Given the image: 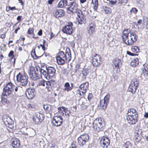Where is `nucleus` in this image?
Here are the masks:
<instances>
[{"label":"nucleus","instance_id":"nucleus-1","mask_svg":"<svg viewBox=\"0 0 148 148\" xmlns=\"http://www.w3.org/2000/svg\"><path fill=\"white\" fill-rule=\"evenodd\" d=\"M18 90V87L15 86L11 82H9L4 85L2 93L1 101L3 103H8L9 101L5 97H10L13 95L14 93L17 92Z\"/></svg>","mask_w":148,"mask_h":148},{"label":"nucleus","instance_id":"nucleus-2","mask_svg":"<svg viewBox=\"0 0 148 148\" xmlns=\"http://www.w3.org/2000/svg\"><path fill=\"white\" fill-rule=\"evenodd\" d=\"M71 50L69 47L66 49L65 52L62 51H59L56 54V62L59 65H63L66 62H69L71 59Z\"/></svg>","mask_w":148,"mask_h":148},{"label":"nucleus","instance_id":"nucleus-3","mask_svg":"<svg viewBox=\"0 0 148 148\" xmlns=\"http://www.w3.org/2000/svg\"><path fill=\"white\" fill-rule=\"evenodd\" d=\"M126 119L128 123L131 125H134L138 122V112L134 108L129 109L127 111Z\"/></svg>","mask_w":148,"mask_h":148},{"label":"nucleus","instance_id":"nucleus-4","mask_svg":"<svg viewBox=\"0 0 148 148\" xmlns=\"http://www.w3.org/2000/svg\"><path fill=\"white\" fill-rule=\"evenodd\" d=\"M70 6L67 8V11L69 13H76L78 16L82 15V11L79 8L78 3L77 1L70 3Z\"/></svg>","mask_w":148,"mask_h":148},{"label":"nucleus","instance_id":"nucleus-5","mask_svg":"<svg viewBox=\"0 0 148 148\" xmlns=\"http://www.w3.org/2000/svg\"><path fill=\"white\" fill-rule=\"evenodd\" d=\"M16 77L17 81L20 83L22 86H24L27 84L28 77L25 75L24 69L22 72H20L16 75Z\"/></svg>","mask_w":148,"mask_h":148},{"label":"nucleus","instance_id":"nucleus-6","mask_svg":"<svg viewBox=\"0 0 148 148\" xmlns=\"http://www.w3.org/2000/svg\"><path fill=\"white\" fill-rule=\"evenodd\" d=\"M89 135L86 133L81 135L77 139V143L80 147L86 145V143L88 141Z\"/></svg>","mask_w":148,"mask_h":148},{"label":"nucleus","instance_id":"nucleus-7","mask_svg":"<svg viewBox=\"0 0 148 148\" xmlns=\"http://www.w3.org/2000/svg\"><path fill=\"white\" fill-rule=\"evenodd\" d=\"M104 125V121L101 118H96L93 122V128L96 131H99Z\"/></svg>","mask_w":148,"mask_h":148},{"label":"nucleus","instance_id":"nucleus-8","mask_svg":"<svg viewBox=\"0 0 148 148\" xmlns=\"http://www.w3.org/2000/svg\"><path fill=\"white\" fill-rule=\"evenodd\" d=\"M138 36L134 32H132L130 33L129 37L125 43L128 46L133 45L137 40Z\"/></svg>","mask_w":148,"mask_h":148},{"label":"nucleus","instance_id":"nucleus-9","mask_svg":"<svg viewBox=\"0 0 148 148\" xmlns=\"http://www.w3.org/2000/svg\"><path fill=\"white\" fill-rule=\"evenodd\" d=\"M73 24L72 22H69L67 23L63 28L62 31L64 33L67 35H71L73 32Z\"/></svg>","mask_w":148,"mask_h":148},{"label":"nucleus","instance_id":"nucleus-10","mask_svg":"<svg viewBox=\"0 0 148 148\" xmlns=\"http://www.w3.org/2000/svg\"><path fill=\"white\" fill-rule=\"evenodd\" d=\"M138 81L136 79L132 80L128 88V91L133 94H135L138 86Z\"/></svg>","mask_w":148,"mask_h":148},{"label":"nucleus","instance_id":"nucleus-11","mask_svg":"<svg viewBox=\"0 0 148 148\" xmlns=\"http://www.w3.org/2000/svg\"><path fill=\"white\" fill-rule=\"evenodd\" d=\"M101 56L99 54L95 53V55H92V61L93 65L95 66L100 65L101 62Z\"/></svg>","mask_w":148,"mask_h":148},{"label":"nucleus","instance_id":"nucleus-12","mask_svg":"<svg viewBox=\"0 0 148 148\" xmlns=\"http://www.w3.org/2000/svg\"><path fill=\"white\" fill-rule=\"evenodd\" d=\"M110 97V95L109 93H108L105 96L103 99L100 101V106L103 109L105 110L108 104L109 103Z\"/></svg>","mask_w":148,"mask_h":148},{"label":"nucleus","instance_id":"nucleus-13","mask_svg":"<svg viewBox=\"0 0 148 148\" xmlns=\"http://www.w3.org/2000/svg\"><path fill=\"white\" fill-rule=\"evenodd\" d=\"M100 143L103 148H108L110 145V140L107 137L103 136L101 138Z\"/></svg>","mask_w":148,"mask_h":148},{"label":"nucleus","instance_id":"nucleus-14","mask_svg":"<svg viewBox=\"0 0 148 148\" xmlns=\"http://www.w3.org/2000/svg\"><path fill=\"white\" fill-rule=\"evenodd\" d=\"M63 122V118L61 116H56L53 118V124L54 126H60L62 124Z\"/></svg>","mask_w":148,"mask_h":148},{"label":"nucleus","instance_id":"nucleus-15","mask_svg":"<svg viewBox=\"0 0 148 148\" xmlns=\"http://www.w3.org/2000/svg\"><path fill=\"white\" fill-rule=\"evenodd\" d=\"M113 64L114 65V69L116 70V71H119L120 69L122 66L121 60L118 58H115L113 61Z\"/></svg>","mask_w":148,"mask_h":148},{"label":"nucleus","instance_id":"nucleus-16","mask_svg":"<svg viewBox=\"0 0 148 148\" xmlns=\"http://www.w3.org/2000/svg\"><path fill=\"white\" fill-rule=\"evenodd\" d=\"M43 120L42 114H37L33 116V121L36 124L40 123Z\"/></svg>","mask_w":148,"mask_h":148},{"label":"nucleus","instance_id":"nucleus-17","mask_svg":"<svg viewBox=\"0 0 148 148\" xmlns=\"http://www.w3.org/2000/svg\"><path fill=\"white\" fill-rule=\"evenodd\" d=\"M46 69L47 72L48 79H50V77H53L55 75L56 70L55 68L52 66L47 67Z\"/></svg>","mask_w":148,"mask_h":148},{"label":"nucleus","instance_id":"nucleus-18","mask_svg":"<svg viewBox=\"0 0 148 148\" xmlns=\"http://www.w3.org/2000/svg\"><path fill=\"white\" fill-rule=\"evenodd\" d=\"M25 93L27 98L31 99L35 96L36 91L34 89L29 88L26 91Z\"/></svg>","mask_w":148,"mask_h":148},{"label":"nucleus","instance_id":"nucleus-19","mask_svg":"<svg viewBox=\"0 0 148 148\" xmlns=\"http://www.w3.org/2000/svg\"><path fill=\"white\" fill-rule=\"evenodd\" d=\"M65 11L63 9H58L55 10L53 12V16L57 18L61 17L64 16Z\"/></svg>","mask_w":148,"mask_h":148},{"label":"nucleus","instance_id":"nucleus-20","mask_svg":"<svg viewBox=\"0 0 148 148\" xmlns=\"http://www.w3.org/2000/svg\"><path fill=\"white\" fill-rule=\"evenodd\" d=\"M89 87V83L86 82L80 84L79 86V89L81 90L82 93L83 94H85L88 90Z\"/></svg>","mask_w":148,"mask_h":148},{"label":"nucleus","instance_id":"nucleus-21","mask_svg":"<svg viewBox=\"0 0 148 148\" xmlns=\"http://www.w3.org/2000/svg\"><path fill=\"white\" fill-rule=\"evenodd\" d=\"M130 30L128 29H125L123 32L122 38L123 41L124 43L129 38V35L130 33Z\"/></svg>","mask_w":148,"mask_h":148},{"label":"nucleus","instance_id":"nucleus-22","mask_svg":"<svg viewBox=\"0 0 148 148\" xmlns=\"http://www.w3.org/2000/svg\"><path fill=\"white\" fill-rule=\"evenodd\" d=\"M96 26L95 23L94 22H92L89 25V28L88 32L90 35L92 34L95 32V29Z\"/></svg>","mask_w":148,"mask_h":148},{"label":"nucleus","instance_id":"nucleus-23","mask_svg":"<svg viewBox=\"0 0 148 148\" xmlns=\"http://www.w3.org/2000/svg\"><path fill=\"white\" fill-rule=\"evenodd\" d=\"M38 71L37 72L35 71V72H34V73L30 74H29V76L30 78L34 80H37L38 79L42 78V75L38 74Z\"/></svg>","mask_w":148,"mask_h":148},{"label":"nucleus","instance_id":"nucleus-24","mask_svg":"<svg viewBox=\"0 0 148 148\" xmlns=\"http://www.w3.org/2000/svg\"><path fill=\"white\" fill-rule=\"evenodd\" d=\"M64 86V88L63 89V90L69 92L71 91L73 89V84L72 83L71 84V85L70 86L69 83L68 82H66L65 83Z\"/></svg>","mask_w":148,"mask_h":148},{"label":"nucleus","instance_id":"nucleus-25","mask_svg":"<svg viewBox=\"0 0 148 148\" xmlns=\"http://www.w3.org/2000/svg\"><path fill=\"white\" fill-rule=\"evenodd\" d=\"M55 83V81L54 80H50L47 81L46 83V88L49 92L51 91L52 89V85L54 83Z\"/></svg>","mask_w":148,"mask_h":148},{"label":"nucleus","instance_id":"nucleus-26","mask_svg":"<svg viewBox=\"0 0 148 148\" xmlns=\"http://www.w3.org/2000/svg\"><path fill=\"white\" fill-rule=\"evenodd\" d=\"M58 112L61 114L62 115L64 114V112H65V115H66L67 113V115H69V113H68L69 111L67 110L65 107L63 106H61L58 108Z\"/></svg>","mask_w":148,"mask_h":148},{"label":"nucleus","instance_id":"nucleus-27","mask_svg":"<svg viewBox=\"0 0 148 148\" xmlns=\"http://www.w3.org/2000/svg\"><path fill=\"white\" fill-rule=\"evenodd\" d=\"M20 141L17 138H15L13 140L11 145L13 148H19L20 147Z\"/></svg>","mask_w":148,"mask_h":148},{"label":"nucleus","instance_id":"nucleus-28","mask_svg":"<svg viewBox=\"0 0 148 148\" xmlns=\"http://www.w3.org/2000/svg\"><path fill=\"white\" fill-rule=\"evenodd\" d=\"M143 74L146 78L148 77V64L145 63L143 64Z\"/></svg>","mask_w":148,"mask_h":148},{"label":"nucleus","instance_id":"nucleus-29","mask_svg":"<svg viewBox=\"0 0 148 148\" xmlns=\"http://www.w3.org/2000/svg\"><path fill=\"white\" fill-rule=\"evenodd\" d=\"M3 122L6 125H8V124L12 123V120L9 117L7 116H3Z\"/></svg>","mask_w":148,"mask_h":148},{"label":"nucleus","instance_id":"nucleus-30","mask_svg":"<svg viewBox=\"0 0 148 148\" xmlns=\"http://www.w3.org/2000/svg\"><path fill=\"white\" fill-rule=\"evenodd\" d=\"M34 29L33 27H30L28 30L27 34L29 35H32V38L34 39H37L39 38L38 36H35V34L34 32Z\"/></svg>","mask_w":148,"mask_h":148},{"label":"nucleus","instance_id":"nucleus-31","mask_svg":"<svg viewBox=\"0 0 148 148\" xmlns=\"http://www.w3.org/2000/svg\"><path fill=\"white\" fill-rule=\"evenodd\" d=\"M68 5V2L67 0H61L58 5V8H62Z\"/></svg>","mask_w":148,"mask_h":148},{"label":"nucleus","instance_id":"nucleus-32","mask_svg":"<svg viewBox=\"0 0 148 148\" xmlns=\"http://www.w3.org/2000/svg\"><path fill=\"white\" fill-rule=\"evenodd\" d=\"M142 25L143 27H145L146 29H148V17L144 16L143 18Z\"/></svg>","mask_w":148,"mask_h":148},{"label":"nucleus","instance_id":"nucleus-33","mask_svg":"<svg viewBox=\"0 0 148 148\" xmlns=\"http://www.w3.org/2000/svg\"><path fill=\"white\" fill-rule=\"evenodd\" d=\"M134 139L136 142H139L141 139L140 134L138 132H135L134 133Z\"/></svg>","mask_w":148,"mask_h":148},{"label":"nucleus","instance_id":"nucleus-34","mask_svg":"<svg viewBox=\"0 0 148 148\" xmlns=\"http://www.w3.org/2000/svg\"><path fill=\"white\" fill-rule=\"evenodd\" d=\"M8 56L10 58V60H11L13 59V64L14 65L16 62V58L14 54V51L12 50H11L8 54Z\"/></svg>","mask_w":148,"mask_h":148},{"label":"nucleus","instance_id":"nucleus-35","mask_svg":"<svg viewBox=\"0 0 148 148\" xmlns=\"http://www.w3.org/2000/svg\"><path fill=\"white\" fill-rule=\"evenodd\" d=\"M40 46L42 47V50L44 51L47 49L48 43L44 39L43 40L42 44H40Z\"/></svg>","mask_w":148,"mask_h":148},{"label":"nucleus","instance_id":"nucleus-36","mask_svg":"<svg viewBox=\"0 0 148 148\" xmlns=\"http://www.w3.org/2000/svg\"><path fill=\"white\" fill-rule=\"evenodd\" d=\"M91 3L93 5L94 11H97L98 8V0H92Z\"/></svg>","mask_w":148,"mask_h":148},{"label":"nucleus","instance_id":"nucleus-37","mask_svg":"<svg viewBox=\"0 0 148 148\" xmlns=\"http://www.w3.org/2000/svg\"><path fill=\"white\" fill-rule=\"evenodd\" d=\"M139 63V60L138 58H134L131 62V65L133 67L137 66Z\"/></svg>","mask_w":148,"mask_h":148},{"label":"nucleus","instance_id":"nucleus-38","mask_svg":"<svg viewBox=\"0 0 148 148\" xmlns=\"http://www.w3.org/2000/svg\"><path fill=\"white\" fill-rule=\"evenodd\" d=\"M131 49L134 53H137L139 52L140 49L138 47L136 46H132L131 48Z\"/></svg>","mask_w":148,"mask_h":148},{"label":"nucleus","instance_id":"nucleus-39","mask_svg":"<svg viewBox=\"0 0 148 148\" xmlns=\"http://www.w3.org/2000/svg\"><path fill=\"white\" fill-rule=\"evenodd\" d=\"M88 74V70H86V69H83L82 71V80H85L86 77V76Z\"/></svg>","mask_w":148,"mask_h":148},{"label":"nucleus","instance_id":"nucleus-40","mask_svg":"<svg viewBox=\"0 0 148 148\" xmlns=\"http://www.w3.org/2000/svg\"><path fill=\"white\" fill-rule=\"evenodd\" d=\"M84 15L83 14V12L82 13V15L79 16H78V18H77V21L78 22V24H82L84 23Z\"/></svg>","mask_w":148,"mask_h":148},{"label":"nucleus","instance_id":"nucleus-41","mask_svg":"<svg viewBox=\"0 0 148 148\" xmlns=\"http://www.w3.org/2000/svg\"><path fill=\"white\" fill-rule=\"evenodd\" d=\"M43 107L47 113L51 112V108L50 105H44Z\"/></svg>","mask_w":148,"mask_h":148},{"label":"nucleus","instance_id":"nucleus-42","mask_svg":"<svg viewBox=\"0 0 148 148\" xmlns=\"http://www.w3.org/2000/svg\"><path fill=\"white\" fill-rule=\"evenodd\" d=\"M81 90L79 89H77L76 90V96L79 98H81L82 96H84L85 95V94H83L81 93Z\"/></svg>","mask_w":148,"mask_h":148},{"label":"nucleus","instance_id":"nucleus-43","mask_svg":"<svg viewBox=\"0 0 148 148\" xmlns=\"http://www.w3.org/2000/svg\"><path fill=\"white\" fill-rule=\"evenodd\" d=\"M6 125L7 127V130L10 132L11 131V130H12L14 128V125L13 122H12V123H9L8 124V125Z\"/></svg>","mask_w":148,"mask_h":148},{"label":"nucleus","instance_id":"nucleus-44","mask_svg":"<svg viewBox=\"0 0 148 148\" xmlns=\"http://www.w3.org/2000/svg\"><path fill=\"white\" fill-rule=\"evenodd\" d=\"M31 54L32 57L34 59H37L38 58V56L36 55L35 49H33L31 52Z\"/></svg>","mask_w":148,"mask_h":148},{"label":"nucleus","instance_id":"nucleus-45","mask_svg":"<svg viewBox=\"0 0 148 148\" xmlns=\"http://www.w3.org/2000/svg\"><path fill=\"white\" fill-rule=\"evenodd\" d=\"M40 72V73L41 75V74H42V75H44L45 77L47 79H48V75H47V72L46 71L44 70L43 69H40L39 71Z\"/></svg>","mask_w":148,"mask_h":148},{"label":"nucleus","instance_id":"nucleus-46","mask_svg":"<svg viewBox=\"0 0 148 148\" xmlns=\"http://www.w3.org/2000/svg\"><path fill=\"white\" fill-rule=\"evenodd\" d=\"M116 1L114 3V5L117 3L119 5L122 4L123 3H126L127 0H115Z\"/></svg>","mask_w":148,"mask_h":148},{"label":"nucleus","instance_id":"nucleus-47","mask_svg":"<svg viewBox=\"0 0 148 148\" xmlns=\"http://www.w3.org/2000/svg\"><path fill=\"white\" fill-rule=\"evenodd\" d=\"M103 10L106 14H108L111 13V8L109 7L105 6L103 8Z\"/></svg>","mask_w":148,"mask_h":148},{"label":"nucleus","instance_id":"nucleus-48","mask_svg":"<svg viewBox=\"0 0 148 148\" xmlns=\"http://www.w3.org/2000/svg\"><path fill=\"white\" fill-rule=\"evenodd\" d=\"M138 12V10L136 8H133L130 10V14H132V13L136 14Z\"/></svg>","mask_w":148,"mask_h":148},{"label":"nucleus","instance_id":"nucleus-49","mask_svg":"<svg viewBox=\"0 0 148 148\" xmlns=\"http://www.w3.org/2000/svg\"><path fill=\"white\" fill-rule=\"evenodd\" d=\"M27 108L29 110H34L35 109L34 105H32L31 104L29 103L27 104Z\"/></svg>","mask_w":148,"mask_h":148},{"label":"nucleus","instance_id":"nucleus-50","mask_svg":"<svg viewBox=\"0 0 148 148\" xmlns=\"http://www.w3.org/2000/svg\"><path fill=\"white\" fill-rule=\"evenodd\" d=\"M46 82V81L44 79L41 80L39 81L38 84L40 86H45Z\"/></svg>","mask_w":148,"mask_h":148},{"label":"nucleus","instance_id":"nucleus-51","mask_svg":"<svg viewBox=\"0 0 148 148\" xmlns=\"http://www.w3.org/2000/svg\"><path fill=\"white\" fill-rule=\"evenodd\" d=\"M34 70L35 68L34 66H30L29 70V74L32 73H34V72H35L36 71H34Z\"/></svg>","mask_w":148,"mask_h":148},{"label":"nucleus","instance_id":"nucleus-52","mask_svg":"<svg viewBox=\"0 0 148 148\" xmlns=\"http://www.w3.org/2000/svg\"><path fill=\"white\" fill-rule=\"evenodd\" d=\"M131 143L130 141H127L125 144L124 147L125 148H128L129 145H131Z\"/></svg>","mask_w":148,"mask_h":148},{"label":"nucleus","instance_id":"nucleus-53","mask_svg":"<svg viewBox=\"0 0 148 148\" xmlns=\"http://www.w3.org/2000/svg\"><path fill=\"white\" fill-rule=\"evenodd\" d=\"M127 54L130 56H138V54L136 53H131V52L129 51H127Z\"/></svg>","mask_w":148,"mask_h":148},{"label":"nucleus","instance_id":"nucleus-54","mask_svg":"<svg viewBox=\"0 0 148 148\" xmlns=\"http://www.w3.org/2000/svg\"><path fill=\"white\" fill-rule=\"evenodd\" d=\"M76 69H75V72H77L79 71V69H80V65L79 64H77L75 66Z\"/></svg>","mask_w":148,"mask_h":148},{"label":"nucleus","instance_id":"nucleus-55","mask_svg":"<svg viewBox=\"0 0 148 148\" xmlns=\"http://www.w3.org/2000/svg\"><path fill=\"white\" fill-rule=\"evenodd\" d=\"M22 16H17V20L18 21V22L15 25H16V24L18 23L19 22H20L22 19Z\"/></svg>","mask_w":148,"mask_h":148},{"label":"nucleus","instance_id":"nucleus-56","mask_svg":"<svg viewBox=\"0 0 148 148\" xmlns=\"http://www.w3.org/2000/svg\"><path fill=\"white\" fill-rule=\"evenodd\" d=\"M93 97V95L92 93H89L88 96V100L90 101L92 98Z\"/></svg>","mask_w":148,"mask_h":148},{"label":"nucleus","instance_id":"nucleus-57","mask_svg":"<svg viewBox=\"0 0 148 148\" xmlns=\"http://www.w3.org/2000/svg\"><path fill=\"white\" fill-rule=\"evenodd\" d=\"M9 8V10H8L7 8L6 9V11H8L10 10H16V8L15 6L13 7H11L10 6H9L8 7Z\"/></svg>","mask_w":148,"mask_h":148},{"label":"nucleus","instance_id":"nucleus-58","mask_svg":"<svg viewBox=\"0 0 148 148\" xmlns=\"http://www.w3.org/2000/svg\"><path fill=\"white\" fill-rule=\"evenodd\" d=\"M6 37V33L1 34L0 36V38L2 39H4Z\"/></svg>","mask_w":148,"mask_h":148},{"label":"nucleus","instance_id":"nucleus-59","mask_svg":"<svg viewBox=\"0 0 148 148\" xmlns=\"http://www.w3.org/2000/svg\"><path fill=\"white\" fill-rule=\"evenodd\" d=\"M142 21L141 19H139L137 22V23L136 24L137 26L140 25L142 23Z\"/></svg>","mask_w":148,"mask_h":148},{"label":"nucleus","instance_id":"nucleus-60","mask_svg":"<svg viewBox=\"0 0 148 148\" xmlns=\"http://www.w3.org/2000/svg\"><path fill=\"white\" fill-rule=\"evenodd\" d=\"M42 34V30L41 29L37 33V34L39 36H41Z\"/></svg>","mask_w":148,"mask_h":148},{"label":"nucleus","instance_id":"nucleus-61","mask_svg":"<svg viewBox=\"0 0 148 148\" xmlns=\"http://www.w3.org/2000/svg\"><path fill=\"white\" fill-rule=\"evenodd\" d=\"M54 0H49L48 1V4H52Z\"/></svg>","mask_w":148,"mask_h":148},{"label":"nucleus","instance_id":"nucleus-62","mask_svg":"<svg viewBox=\"0 0 148 148\" xmlns=\"http://www.w3.org/2000/svg\"><path fill=\"white\" fill-rule=\"evenodd\" d=\"M20 29V28L19 27H18L16 29H15L14 31V33L17 34L18 30H19Z\"/></svg>","mask_w":148,"mask_h":148},{"label":"nucleus","instance_id":"nucleus-63","mask_svg":"<svg viewBox=\"0 0 148 148\" xmlns=\"http://www.w3.org/2000/svg\"><path fill=\"white\" fill-rule=\"evenodd\" d=\"M144 116L145 118H148V113L147 112H145L144 115Z\"/></svg>","mask_w":148,"mask_h":148},{"label":"nucleus","instance_id":"nucleus-64","mask_svg":"<svg viewBox=\"0 0 148 148\" xmlns=\"http://www.w3.org/2000/svg\"><path fill=\"white\" fill-rule=\"evenodd\" d=\"M51 145L50 148H55L56 145L54 143L51 144Z\"/></svg>","mask_w":148,"mask_h":148}]
</instances>
